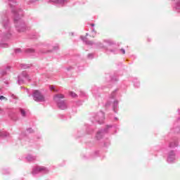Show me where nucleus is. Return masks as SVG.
I'll return each mask as SVG.
<instances>
[{
	"mask_svg": "<svg viewBox=\"0 0 180 180\" xmlns=\"http://www.w3.org/2000/svg\"><path fill=\"white\" fill-rule=\"evenodd\" d=\"M18 51H19V49L16 50V52L18 53Z\"/></svg>",
	"mask_w": 180,
	"mask_h": 180,
	"instance_id": "f3484780",
	"label": "nucleus"
},
{
	"mask_svg": "<svg viewBox=\"0 0 180 180\" xmlns=\"http://www.w3.org/2000/svg\"><path fill=\"white\" fill-rule=\"evenodd\" d=\"M122 51L124 54H126V51H124V49H122Z\"/></svg>",
	"mask_w": 180,
	"mask_h": 180,
	"instance_id": "4468645a",
	"label": "nucleus"
},
{
	"mask_svg": "<svg viewBox=\"0 0 180 180\" xmlns=\"http://www.w3.org/2000/svg\"><path fill=\"white\" fill-rule=\"evenodd\" d=\"M21 115H22V116H26V112H25V110H21Z\"/></svg>",
	"mask_w": 180,
	"mask_h": 180,
	"instance_id": "6e6552de",
	"label": "nucleus"
},
{
	"mask_svg": "<svg viewBox=\"0 0 180 180\" xmlns=\"http://www.w3.org/2000/svg\"><path fill=\"white\" fill-rule=\"evenodd\" d=\"M63 4H68L70 2V0H63Z\"/></svg>",
	"mask_w": 180,
	"mask_h": 180,
	"instance_id": "9d476101",
	"label": "nucleus"
},
{
	"mask_svg": "<svg viewBox=\"0 0 180 180\" xmlns=\"http://www.w3.org/2000/svg\"><path fill=\"white\" fill-rule=\"evenodd\" d=\"M44 169H46L45 167H40V168L38 169V170H39V172L44 171Z\"/></svg>",
	"mask_w": 180,
	"mask_h": 180,
	"instance_id": "1a4fd4ad",
	"label": "nucleus"
},
{
	"mask_svg": "<svg viewBox=\"0 0 180 180\" xmlns=\"http://www.w3.org/2000/svg\"><path fill=\"white\" fill-rule=\"evenodd\" d=\"M55 4H63V0H56L54 1Z\"/></svg>",
	"mask_w": 180,
	"mask_h": 180,
	"instance_id": "39448f33",
	"label": "nucleus"
},
{
	"mask_svg": "<svg viewBox=\"0 0 180 180\" xmlns=\"http://www.w3.org/2000/svg\"><path fill=\"white\" fill-rule=\"evenodd\" d=\"M34 97L37 101H44V96L39 91H35L34 93Z\"/></svg>",
	"mask_w": 180,
	"mask_h": 180,
	"instance_id": "f257e3e1",
	"label": "nucleus"
},
{
	"mask_svg": "<svg viewBox=\"0 0 180 180\" xmlns=\"http://www.w3.org/2000/svg\"><path fill=\"white\" fill-rule=\"evenodd\" d=\"M172 160H174L175 159V155L169 156V161H172Z\"/></svg>",
	"mask_w": 180,
	"mask_h": 180,
	"instance_id": "423d86ee",
	"label": "nucleus"
},
{
	"mask_svg": "<svg viewBox=\"0 0 180 180\" xmlns=\"http://www.w3.org/2000/svg\"><path fill=\"white\" fill-rule=\"evenodd\" d=\"M96 137L98 139V140L102 139V133L101 132H98L96 134Z\"/></svg>",
	"mask_w": 180,
	"mask_h": 180,
	"instance_id": "20e7f679",
	"label": "nucleus"
},
{
	"mask_svg": "<svg viewBox=\"0 0 180 180\" xmlns=\"http://www.w3.org/2000/svg\"><path fill=\"white\" fill-rule=\"evenodd\" d=\"M63 98H64V96L63 94H56L54 96V100L56 102H58L60 101V99H63Z\"/></svg>",
	"mask_w": 180,
	"mask_h": 180,
	"instance_id": "f03ea898",
	"label": "nucleus"
},
{
	"mask_svg": "<svg viewBox=\"0 0 180 180\" xmlns=\"http://www.w3.org/2000/svg\"><path fill=\"white\" fill-rule=\"evenodd\" d=\"M50 89L51 91H56V89H54V86H50Z\"/></svg>",
	"mask_w": 180,
	"mask_h": 180,
	"instance_id": "ddd939ff",
	"label": "nucleus"
},
{
	"mask_svg": "<svg viewBox=\"0 0 180 180\" xmlns=\"http://www.w3.org/2000/svg\"><path fill=\"white\" fill-rule=\"evenodd\" d=\"M71 95L72 96H73V98H75V96H77V94L75 93L71 92Z\"/></svg>",
	"mask_w": 180,
	"mask_h": 180,
	"instance_id": "9b49d317",
	"label": "nucleus"
},
{
	"mask_svg": "<svg viewBox=\"0 0 180 180\" xmlns=\"http://www.w3.org/2000/svg\"><path fill=\"white\" fill-rule=\"evenodd\" d=\"M3 99H6L4 96H0V101H2Z\"/></svg>",
	"mask_w": 180,
	"mask_h": 180,
	"instance_id": "f8f14e48",
	"label": "nucleus"
},
{
	"mask_svg": "<svg viewBox=\"0 0 180 180\" xmlns=\"http://www.w3.org/2000/svg\"><path fill=\"white\" fill-rule=\"evenodd\" d=\"M170 147H175V146H174V145H172V143H171Z\"/></svg>",
	"mask_w": 180,
	"mask_h": 180,
	"instance_id": "2eb2a0df",
	"label": "nucleus"
},
{
	"mask_svg": "<svg viewBox=\"0 0 180 180\" xmlns=\"http://www.w3.org/2000/svg\"><path fill=\"white\" fill-rule=\"evenodd\" d=\"M27 53H34V49H27Z\"/></svg>",
	"mask_w": 180,
	"mask_h": 180,
	"instance_id": "0eeeda50",
	"label": "nucleus"
},
{
	"mask_svg": "<svg viewBox=\"0 0 180 180\" xmlns=\"http://www.w3.org/2000/svg\"><path fill=\"white\" fill-rule=\"evenodd\" d=\"M91 26L94 27L95 26V24H91Z\"/></svg>",
	"mask_w": 180,
	"mask_h": 180,
	"instance_id": "dca6fc26",
	"label": "nucleus"
},
{
	"mask_svg": "<svg viewBox=\"0 0 180 180\" xmlns=\"http://www.w3.org/2000/svg\"><path fill=\"white\" fill-rule=\"evenodd\" d=\"M58 106L60 108V109H65L66 108L65 103H64V101L58 103Z\"/></svg>",
	"mask_w": 180,
	"mask_h": 180,
	"instance_id": "7ed1b4c3",
	"label": "nucleus"
}]
</instances>
